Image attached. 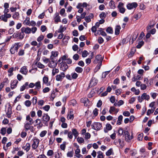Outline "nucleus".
I'll return each instance as SVG.
<instances>
[{"label": "nucleus", "mask_w": 158, "mask_h": 158, "mask_svg": "<svg viewBox=\"0 0 158 158\" xmlns=\"http://www.w3.org/2000/svg\"><path fill=\"white\" fill-rule=\"evenodd\" d=\"M9 11V10L8 8L4 9L3 11L4 14L0 16V20L5 22H7L8 20L7 19L11 17V14L8 13Z\"/></svg>", "instance_id": "1"}, {"label": "nucleus", "mask_w": 158, "mask_h": 158, "mask_svg": "<svg viewBox=\"0 0 158 158\" xmlns=\"http://www.w3.org/2000/svg\"><path fill=\"white\" fill-rule=\"evenodd\" d=\"M103 60V58L101 55H98L96 56L95 59L94 60L93 62L94 64H98L96 67V69L97 70H98L100 69L102 65Z\"/></svg>", "instance_id": "2"}, {"label": "nucleus", "mask_w": 158, "mask_h": 158, "mask_svg": "<svg viewBox=\"0 0 158 158\" xmlns=\"http://www.w3.org/2000/svg\"><path fill=\"white\" fill-rule=\"evenodd\" d=\"M21 32L20 33V38L21 39H23L24 36V33L27 34L31 33V29L29 27H23L21 28Z\"/></svg>", "instance_id": "3"}, {"label": "nucleus", "mask_w": 158, "mask_h": 158, "mask_svg": "<svg viewBox=\"0 0 158 158\" xmlns=\"http://www.w3.org/2000/svg\"><path fill=\"white\" fill-rule=\"evenodd\" d=\"M124 135L125 141L127 142H130L133 138V133H131V135H130L129 132L127 131H126L124 132Z\"/></svg>", "instance_id": "4"}, {"label": "nucleus", "mask_w": 158, "mask_h": 158, "mask_svg": "<svg viewBox=\"0 0 158 158\" xmlns=\"http://www.w3.org/2000/svg\"><path fill=\"white\" fill-rule=\"evenodd\" d=\"M92 128L95 130L98 131L100 130L102 128V124L98 122H95L91 125Z\"/></svg>", "instance_id": "5"}, {"label": "nucleus", "mask_w": 158, "mask_h": 158, "mask_svg": "<svg viewBox=\"0 0 158 158\" xmlns=\"http://www.w3.org/2000/svg\"><path fill=\"white\" fill-rule=\"evenodd\" d=\"M32 144L31 145L32 148L34 149L37 148L39 146L40 140L38 139L35 138L32 139Z\"/></svg>", "instance_id": "6"}, {"label": "nucleus", "mask_w": 158, "mask_h": 158, "mask_svg": "<svg viewBox=\"0 0 158 158\" xmlns=\"http://www.w3.org/2000/svg\"><path fill=\"white\" fill-rule=\"evenodd\" d=\"M65 77L64 73L62 72L60 74L57 75L56 76V80L57 81H62Z\"/></svg>", "instance_id": "7"}, {"label": "nucleus", "mask_w": 158, "mask_h": 158, "mask_svg": "<svg viewBox=\"0 0 158 158\" xmlns=\"http://www.w3.org/2000/svg\"><path fill=\"white\" fill-rule=\"evenodd\" d=\"M138 6L137 3L134 2L129 3L127 4V7L128 10H131L134 8H136Z\"/></svg>", "instance_id": "8"}, {"label": "nucleus", "mask_w": 158, "mask_h": 158, "mask_svg": "<svg viewBox=\"0 0 158 158\" xmlns=\"http://www.w3.org/2000/svg\"><path fill=\"white\" fill-rule=\"evenodd\" d=\"M118 8L119 12L122 14H123L125 11V9L123 7V4L121 2L119 3Z\"/></svg>", "instance_id": "9"}, {"label": "nucleus", "mask_w": 158, "mask_h": 158, "mask_svg": "<svg viewBox=\"0 0 158 158\" xmlns=\"http://www.w3.org/2000/svg\"><path fill=\"white\" fill-rule=\"evenodd\" d=\"M57 64V63L53 59H51V61H50L48 63V66L51 68H54L56 66Z\"/></svg>", "instance_id": "10"}, {"label": "nucleus", "mask_w": 158, "mask_h": 158, "mask_svg": "<svg viewBox=\"0 0 158 158\" xmlns=\"http://www.w3.org/2000/svg\"><path fill=\"white\" fill-rule=\"evenodd\" d=\"M61 66L60 67V69L63 71H65L68 68V66L66 64L65 62H61L60 63Z\"/></svg>", "instance_id": "11"}, {"label": "nucleus", "mask_w": 158, "mask_h": 158, "mask_svg": "<svg viewBox=\"0 0 158 158\" xmlns=\"http://www.w3.org/2000/svg\"><path fill=\"white\" fill-rule=\"evenodd\" d=\"M50 119V117L47 114H44L42 117L43 121L45 122H48Z\"/></svg>", "instance_id": "12"}, {"label": "nucleus", "mask_w": 158, "mask_h": 158, "mask_svg": "<svg viewBox=\"0 0 158 158\" xmlns=\"http://www.w3.org/2000/svg\"><path fill=\"white\" fill-rule=\"evenodd\" d=\"M81 102L83 103L85 106H87L89 103V101L87 98H84L81 99Z\"/></svg>", "instance_id": "13"}, {"label": "nucleus", "mask_w": 158, "mask_h": 158, "mask_svg": "<svg viewBox=\"0 0 158 158\" xmlns=\"http://www.w3.org/2000/svg\"><path fill=\"white\" fill-rule=\"evenodd\" d=\"M51 55L50 57L51 59H53L54 57H56L58 56L59 53L57 51H52L51 52Z\"/></svg>", "instance_id": "14"}, {"label": "nucleus", "mask_w": 158, "mask_h": 158, "mask_svg": "<svg viewBox=\"0 0 158 158\" xmlns=\"http://www.w3.org/2000/svg\"><path fill=\"white\" fill-rule=\"evenodd\" d=\"M12 18L15 20H18L20 17V14L19 12H15L12 14Z\"/></svg>", "instance_id": "15"}, {"label": "nucleus", "mask_w": 158, "mask_h": 158, "mask_svg": "<svg viewBox=\"0 0 158 158\" xmlns=\"http://www.w3.org/2000/svg\"><path fill=\"white\" fill-rule=\"evenodd\" d=\"M28 70L26 66H24L21 68L20 72L23 74L26 75L27 73Z\"/></svg>", "instance_id": "16"}, {"label": "nucleus", "mask_w": 158, "mask_h": 158, "mask_svg": "<svg viewBox=\"0 0 158 158\" xmlns=\"http://www.w3.org/2000/svg\"><path fill=\"white\" fill-rule=\"evenodd\" d=\"M18 83V81L16 80H14L11 82L10 84V86L12 89H13L15 88L17 85V84Z\"/></svg>", "instance_id": "17"}, {"label": "nucleus", "mask_w": 158, "mask_h": 158, "mask_svg": "<svg viewBox=\"0 0 158 158\" xmlns=\"http://www.w3.org/2000/svg\"><path fill=\"white\" fill-rule=\"evenodd\" d=\"M112 127L110 124L107 123L106 125L105 128H104V131L105 133H107L109 131L112 129Z\"/></svg>", "instance_id": "18"}, {"label": "nucleus", "mask_w": 158, "mask_h": 158, "mask_svg": "<svg viewBox=\"0 0 158 158\" xmlns=\"http://www.w3.org/2000/svg\"><path fill=\"white\" fill-rule=\"evenodd\" d=\"M48 77L45 76L43 79V81L44 83L46 84L47 86L50 85V83L48 82Z\"/></svg>", "instance_id": "19"}, {"label": "nucleus", "mask_w": 158, "mask_h": 158, "mask_svg": "<svg viewBox=\"0 0 158 158\" xmlns=\"http://www.w3.org/2000/svg\"><path fill=\"white\" fill-rule=\"evenodd\" d=\"M31 145L29 143H27L26 145L22 147V148L27 152H28L30 149Z\"/></svg>", "instance_id": "20"}, {"label": "nucleus", "mask_w": 158, "mask_h": 158, "mask_svg": "<svg viewBox=\"0 0 158 158\" xmlns=\"http://www.w3.org/2000/svg\"><path fill=\"white\" fill-rule=\"evenodd\" d=\"M28 82H26L23 85V86H21L20 88V91H22L25 90V89H28Z\"/></svg>", "instance_id": "21"}, {"label": "nucleus", "mask_w": 158, "mask_h": 158, "mask_svg": "<svg viewBox=\"0 0 158 158\" xmlns=\"http://www.w3.org/2000/svg\"><path fill=\"white\" fill-rule=\"evenodd\" d=\"M26 122L27 123H29V124H32L33 123V121L32 118H31L30 116L29 115L26 116Z\"/></svg>", "instance_id": "22"}, {"label": "nucleus", "mask_w": 158, "mask_h": 158, "mask_svg": "<svg viewBox=\"0 0 158 158\" xmlns=\"http://www.w3.org/2000/svg\"><path fill=\"white\" fill-rule=\"evenodd\" d=\"M41 83L40 81H38L35 84V89L39 90L41 88Z\"/></svg>", "instance_id": "23"}, {"label": "nucleus", "mask_w": 158, "mask_h": 158, "mask_svg": "<svg viewBox=\"0 0 158 158\" xmlns=\"http://www.w3.org/2000/svg\"><path fill=\"white\" fill-rule=\"evenodd\" d=\"M142 97L143 100L145 99L147 101L150 98L149 96L148 95H147L146 93H143L142 95Z\"/></svg>", "instance_id": "24"}, {"label": "nucleus", "mask_w": 158, "mask_h": 158, "mask_svg": "<svg viewBox=\"0 0 158 158\" xmlns=\"http://www.w3.org/2000/svg\"><path fill=\"white\" fill-rule=\"evenodd\" d=\"M32 124H29V123L26 122L24 125V127L26 130H28L31 129L32 126H31Z\"/></svg>", "instance_id": "25"}, {"label": "nucleus", "mask_w": 158, "mask_h": 158, "mask_svg": "<svg viewBox=\"0 0 158 158\" xmlns=\"http://www.w3.org/2000/svg\"><path fill=\"white\" fill-rule=\"evenodd\" d=\"M30 21V18L28 17H26V19L23 21V23L25 25L29 26Z\"/></svg>", "instance_id": "26"}, {"label": "nucleus", "mask_w": 158, "mask_h": 158, "mask_svg": "<svg viewBox=\"0 0 158 158\" xmlns=\"http://www.w3.org/2000/svg\"><path fill=\"white\" fill-rule=\"evenodd\" d=\"M66 28L65 27H63L62 25H60V27L59 29H58V32L59 33H62L64 31L66 30Z\"/></svg>", "instance_id": "27"}, {"label": "nucleus", "mask_w": 158, "mask_h": 158, "mask_svg": "<svg viewBox=\"0 0 158 158\" xmlns=\"http://www.w3.org/2000/svg\"><path fill=\"white\" fill-rule=\"evenodd\" d=\"M123 118V116L121 115H119L118 118V120L117 122V124L118 125H120L122 123V121Z\"/></svg>", "instance_id": "28"}, {"label": "nucleus", "mask_w": 158, "mask_h": 158, "mask_svg": "<svg viewBox=\"0 0 158 158\" xmlns=\"http://www.w3.org/2000/svg\"><path fill=\"white\" fill-rule=\"evenodd\" d=\"M120 28L121 27L119 25H117L116 27L115 32V35H118L119 34Z\"/></svg>", "instance_id": "29"}, {"label": "nucleus", "mask_w": 158, "mask_h": 158, "mask_svg": "<svg viewBox=\"0 0 158 158\" xmlns=\"http://www.w3.org/2000/svg\"><path fill=\"white\" fill-rule=\"evenodd\" d=\"M62 156L61 153L58 151L55 152V158H61Z\"/></svg>", "instance_id": "30"}, {"label": "nucleus", "mask_w": 158, "mask_h": 158, "mask_svg": "<svg viewBox=\"0 0 158 158\" xmlns=\"http://www.w3.org/2000/svg\"><path fill=\"white\" fill-rule=\"evenodd\" d=\"M56 17L55 18V22L57 23L59 22H60V17L59 16L58 13H56L55 14Z\"/></svg>", "instance_id": "31"}, {"label": "nucleus", "mask_w": 158, "mask_h": 158, "mask_svg": "<svg viewBox=\"0 0 158 158\" xmlns=\"http://www.w3.org/2000/svg\"><path fill=\"white\" fill-rule=\"evenodd\" d=\"M83 70V69L79 67H77L75 69V71L78 73H81Z\"/></svg>", "instance_id": "32"}, {"label": "nucleus", "mask_w": 158, "mask_h": 158, "mask_svg": "<svg viewBox=\"0 0 158 158\" xmlns=\"http://www.w3.org/2000/svg\"><path fill=\"white\" fill-rule=\"evenodd\" d=\"M20 47V43H15L13 46V48L15 50L17 51H18V49Z\"/></svg>", "instance_id": "33"}, {"label": "nucleus", "mask_w": 158, "mask_h": 158, "mask_svg": "<svg viewBox=\"0 0 158 158\" xmlns=\"http://www.w3.org/2000/svg\"><path fill=\"white\" fill-rule=\"evenodd\" d=\"M72 132L75 137H76L78 135V133L76 129H73Z\"/></svg>", "instance_id": "34"}, {"label": "nucleus", "mask_w": 158, "mask_h": 158, "mask_svg": "<svg viewBox=\"0 0 158 158\" xmlns=\"http://www.w3.org/2000/svg\"><path fill=\"white\" fill-rule=\"evenodd\" d=\"M98 156L97 158H104V156L103 155L102 152L101 151H99L97 152Z\"/></svg>", "instance_id": "35"}, {"label": "nucleus", "mask_w": 158, "mask_h": 158, "mask_svg": "<svg viewBox=\"0 0 158 158\" xmlns=\"http://www.w3.org/2000/svg\"><path fill=\"white\" fill-rule=\"evenodd\" d=\"M38 92L36 91H34L32 89H30L29 91V93L32 94L33 95H36L37 94Z\"/></svg>", "instance_id": "36"}, {"label": "nucleus", "mask_w": 158, "mask_h": 158, "mask_svg": "<svg viewBox=\"0 0 158 158\" xmlns=\"http://www.w3.org/2000/svg\"><path fill=\"white\" fill-rule=\"evenodd\" d=\"M6 132V128L5 127H2L0 131V133L2 135H5Z\"/></svg>", "instance_id": "37"}, {"label": "nucleus", "mask_w": 158, "mask_h": 158, "mask_svg": "<svg viewBox=\"0 0 158 158\" xmlns=\"http://www.w3.org/2000/svg\"><path fill=\"white\" fill-rule=\"evenodd\" d=\"M53 69L52 70V74L53 76H54L56 73L59 72V70L58 69L55 68Z\"/></svg>", "instance_id": "38"}, {"label": "nucleus", "mask_w": 158, "mask_h": 158, "mask_svg": "<svg viewBox=\"0 0 158 158\" xmlns=\"http://www.w3.org/2000/svg\"><path fill=\"white\" fill-rule=\"evenodd\" d=\"M76 148H77L76 149L75 151V154H78L80 152V150L79 149V147L78 145H77V144L75 145Z\"/></svg>", "instance_id": "39"}, {"label": "nucleus", "mask_w": 158, "mask_h": 158, "mask_svg": "<svg viewBox=\"0 0 158 158\" xmlns=\"http://www.w3.org/2000/svg\"><path fill=\"white\" fill-rule=\"evenodd\" d=\"M37 98L36 97L34 96L33 97L32 100V102L33 105L36 104L37 102Z\"/></svg>", "instance_id": "40"}, {"label": "nucleus", "mask_w": 158, "mask_h": 158, "mask_svg": "<svg viewBox=\"0 0 158 158\" xmlns=\"http://www.w3.org/2000/svg\"><path fill=\"white\" fill-rule=\"evenodd\" d=\"M25 105L27 107H30L31 105V102L29 100H26L24 102Z\"/></svg>", "instance_id": "41"}, {"label": "nucleus", "mask_w": 158, "mask_h": 158, "mask_svg": "<svg viewBox=\"0 0 158 158\" xmlns=\"http://www.w3.org/2000/svg\"><path fill=\"white\" fill-rule=\"evenodd\" d=\"M109 6L111 8L113 9L115 8L114 2L112 1H111L109 3Z\"/></svg>", "instance_id": "42"}, {"label": "nucleus", "mask_w": 158, "mask_h": 158, "mask_svg": "<svg viewBox=\"0 0 158 158\" xmlns=\"http://www.w3.org/2000/svg\"><path fill=\"white\" fill-rule=\"evenodd\" d=\"M14 70V68L13 67H11L10 68L9 70H8V72L10 74H8V76H12L13 74V72Z\"/></svg>", "instance_id": "43"}, {"label": "nucleus", "mask_w": 158, "mask_h": 158, "mask_svg": "<svg viewBox=\"0 0 158 158\" xmlns=\"http://www.w3.org/2000/svg\"><path fill=\"white\" fill-rule=\"evenodd\" d=\"M78 74L76 73H73L71 74V76L72 77V79H76L78 77Z\"/></svg>", "instance_id": "44"}, {"label": "nucleus", "mask_w": 158, "mask_h": 158, "mask_svg": "<svg viewBox=\"0 0 158 158\" xmlns=\"http://www.w3.org/2000/svg\"><path fill=\"white\" fill-rule=\"evenodd\" d=\"M73 151H71L68 152L67 154V156L68 157H72L73 156Z\"/></svg>", "instance_id": "45"}, {"label": "nucleus", "mask_w": 158, "mask_h": 158, "mask_svg": "<svg viewBox=\"0 0 158 158\" xmlns=\"http://www.w3.org/2000/svg\"><path fill=\"white\" fill-rule=\"evenodd\" d=\"M106 14L105 12H103L99 15V17L101 19H104L106 16Z\"/></svg>", "instance_id": "46"}, {"label": "nucleus", "mask_w": 158, "mask_h": 158, "mask_svg": "<svg viewBox=\"0 0 158 158\" xmlns=\"http://www.w3.org/2000/svg\"><path fill=\"white\" fill-rule=\"evenodd\" d=\"M118 135L120 136L122 135L123 133V128L121 127L118 130Z\"/></svg>", "instance_id": "47"}, {"label": "nucleus", "mask_w": 158, "mask_h": 158, "mask_svg": "<svg viewBox=\"0 0 158 158\" xmlns=\"http://www.w3.org/2000/svg\"><path fill=\"white\" fill-rule=\"evenodd\" d=\"M24 50L20 49L18 53V54L19 56H22L24 55Z\"/></svg>", "instance_id": "48"}, {"label": "nucleus", "mask_w": 158, "mask_h": 158, "mask_svg": "<svg viewBox=\"0 0 158 158\" xmlns=\"http://www.w3.org/2000/svg\"><path fill=\"white\" fill-rule=\"evenodd\" d=\"M106 31L110 34H112L113 32V29L111 27H108L106 29Z\"/></svg>", "instance_id": "49"}, {"label": "nucleus", "mask_w": 158, "mask_h": 158, "mask_svg": "<svg viewBox=\"0 0 158 158\" xmlns=\"http://www.w3.org/2000/svg\"><path fill=\"white\" fill-rule=\"evenodd\" d=\"M67 57L66 56H63L59 60V61L60 62L61 60H62V62H64L65 60H67Z\"/></svg>", "instance_id": "50"}, {"label": "nucleus", "mask_w": 158, "mask_h": 158, "mask_svg": "<svg viewBox=\"0 0 158 158\" xmlns=\"http://www.w3.org/2000/svg\"><path fill=\"white\" fill-rule=\"evenodd\" d=\"M53 153L54 152L53 150H49L47 152V155L48 156H52L53 155Z\"/></svg>", "instance_id": "51"}, {"label": "nucleus", "mask_w": 158, "mask_h": 158, "mask_svg": "<svg viewBox=\"0 0 158 158\" xmlns=\"http://www.w3.org/2000/svg\"><path fill=\"white\" fill-rule=\"evenodd\" d=\"M88 54V53L87 51L86 50L84 51L82 53V56L83 57H86Z\"/></svg>", "instance_id": "52"}, {"label": "nucleus", "mask_w": 158, "mask_h": 158, "mask_svg": "<svg viewBox=\"0 0 158 158\" xmlns=\"http://www.w3.org/2000/svg\"><path fill=\"white\" fill-rule=\"evenodd\" d=\"M44 36L42 35L40 36L37 39V41L39 42H41V41L44 39Z\"/></svg>", "instance_id": "53"}, {"label": "nucleus", "mask_w": 158, "mask_h": 158, "mask_svg": "<svg viewBox=\"0 0 158 158\" xmlns=\"http://www.w3.org/2000/svg\"><path fill=\"white\" fill-rule=\"evenodd\" d=\"M143 136V134L141 133L138 135L137 137V139L139 141H141L142 139Z\"/></svg>", "instance_id": "54"}, {"label": "nucleus", "mask_w": 158, "mask_h": 158, "mask_svg": "<svg viewBox=\"0 0 158 158\" xmlns=\"http://www.w3.org/2000/svg\"><path fill=\"white\" fill-rule=\"evenodd\" d=\"M67 118L68 119L73 120L74 118L73 115L70 113L69 114H68Z\"/></svg>", "instance_id": "55"}, {"label": "nucleus", "mask_w": 158, "mask_h": 158, "mask_svg": "<svg viewBox=\"0 0 158 158\" xmlns=\"http://www.w3.org/2000/svg\"><path fill=\"white\" fill-rule=\"evenodd\" d=\"M77 104L76 101L74 100L73 99L71 100L70 102V104L73 106L76 105Z\"/></svg>", "instance_id": "56"}, {"label": "nucleus", "mask_w": 158, "mask_h": 158, "mask_svg": "<svg viewBox=\"0 0 158 158\" xmlns=\"http://www.w3.org/2000/svg\"><path fill=\"white\" fill-rule=\"evenodd\" d=\"M77 140L79 143H82L84 142V139L81 137H78L77 138Z\"/></svg>", "instance_id": "57"}, {"label": "nucleus", "mask_w": 158, "mask_h": 158, "mask_svg": "<svg viewBox=\"0 0 158 158\" xmlns=\"http://www.w3.org/2000/svg\"><path fill=\"white\" fill-rule=\"evenodd\" d=\"M140 87L141 89L144 90L146 89L147 86L145 84H141Z\"/></svg>", "instance_id": "58"}, {"label": "nucleus", "mask_w": 158, "mask_h": 158, "mask_svg": "<svg viewBox=\"0 0 158 158\" xmlns=\"http://www.w3.org/2000/svg\"><path fill=\"white\" fill-rule=\"evenodd\" d=\"M37 66L40 69H43L45 67L40 62L37 64Z\"/></svg>", "instance_id": "59"}, {"label": "nucleus", "mask_w": 158, "mask_h": 158, "mask_svg": "<svg viewBox=\"0 0 158 158\" xmlns=\"http://www.w3.org/2000/svg\"><path fill=\"white\" fill-rule=\"evenodd\" d=\"M47 133V131H42L40 134V136L41 137H44Z\"/></svg>", "instance_id": "60"}, {"label": "nucleus", "mask_w": 158, "mask_h": 158, "mask_svg": "<svg viewBox=\"0 0 158 158\" xmlns=\"http://www.w3.org/2000/svg\"><path fill=\"white\" fill-rule=\"evenodd\" d=\"M84 135L85 136V138L87 139H89L91 136L90 134L88 132L85 133Z\"/></svg>", "instance_id": "61"}, {"label": "nucleus", "mask_w": 158, "mask_h": 158, "mask_svg": "<svg viewBox=\"0 0 158 158\" xmlns=\"http://www.w3.org/2000/svg\"><path fill=\"white\" fill-rule=\"evenodd\" d=\"M116 109L114 106H111L109 110V112L110 114H112L114 111H115Z\"/></svg>", "instance_id": "62"}, {"label": "nucleus", "mask_w": 158, "mask_h": 158, "mask_svg": "<svg viewBox=\"0 0 158 158\" xmlns=\"http://www.w3.org/2000/svg\"><path fill=\"white\" fill-rule=\"evenodd\" d=\"M38 105L40 106H42L44 105V101L43 100H39L38 102Z\"/></svg>", "instance_id": "63"}, {"label": "nucleus", "mask_w": 158, "mask_h": 158, "mask_svg": "<svg viewBox=\"0 0 158 158\" xmlns=\"http://www.w3.org/2000/svg\"><path fill=\"white\" fill-rule=\"evenodd\" d=\"M50 108V106L48 105H46L43 107V109L47 111H48Z\"/></svg>", "instance_id": "64"}]
</instances>
